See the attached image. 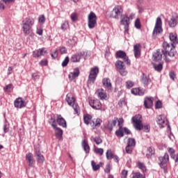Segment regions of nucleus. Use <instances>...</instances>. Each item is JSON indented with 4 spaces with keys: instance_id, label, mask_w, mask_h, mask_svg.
I'll return each mask as SVG.
<instances>
[{
    "instance_id": "1",
    "label": "nucleus",
    "mask_w": 178,
    "mask_h": 178,
    "mask_svg": "<svg viewBox=\"0 0 178 178\" xmlns=\"http://www.w3.org/2000/svg\"><path fill=\"white\" fill-rule=\"evenodd\" d=\"M176 51H175V47L167 42H163V49H157L156 52L153 54L154 60L155 62H159V60H162V57L168 58L170 56V58H173L176 56Z\"/></svg>"
},
{
    "instance_id": "2",
    "label": "nucleus",
    "mask_w": 178,
    "mask_h": 178,
    "mask_svg": "<svg viewBox=\"0 0 178 178\" xmlns=\"http://www.w3.org/2000/svg\"><path fill=\"white\" fill-rule=\"evenodd\" d=\"M131 120L134 123V127H135L136 130L140 131L142 129H143L145 133H149V124H143V116L140 114H137L131 118Z\"/></svg>"
},
{
    "instance_id": "3",
    "label": "nucleus",
    "mask_w": 178,
    "mask_h": 178,
    "mask_svg": "<svg viewBox=\"0 0 178 178\" xmlns=\"http://www.w3.org/2000/svg\"><path fill=\"white\" fill-rule=\"evenodd\" d=\"M35 22L33 18L31 17H27L22 21L21 26L24 35H29L30 34V30H31V27L34 26Z\"/></svg>"
},
{
    "instance_id": "4",
    "label": "nucleus",
    "mask_w": 178,
    "mask_h": 178,
    "mask_svg": "<svg viewBox=\"0 0 178 178\" xmlns=\"http://www.w3.org/2000/svg\"><path fill=\"white\" fill-rule=\"evenodd\" d=\"M99 73V68L98 67H94L90 69V74L88 79V84H94L95 80H97V76Z\"/></svg>"
},
{
    "instance_id": "5",
    "label": "nucleus",
    "mask_w": 178,
    "mask_h": 178,
    "mask_svg": "<svg viewBox=\"0 0 178 178\" xmlns=\"http://www.w3.org/2000/svg\"><path fill=\"white\" fill-rule=\"evenodd\" d=\"M123 16V8L120 6H115L111 11V17L113 19H119Z\"/></svg>"
},
{
    "instance_id": "6",
    "label": "nucleus",
    "mask_w": 178,
    "mask_h": 178,
    "mask_svg": "<svg viewBox=\"0 0 178 178\" xmlns=\"http://www.w3.org/2000/svg\"><path fill=\"white\" fill-rule=\"evenodd\" d=\"M88 26L89 29H94L97 26V15L93 12H90L88 16Z\"/></svg>"
},
{
    "instance_id": "7",
    "label": "nucleus",
    "mask_w": 178,
    "mask_h": 178,
    "mask_svg": "<svg viewBox=\"0 0 178 178\" xmlns=\"http://www.w3.org/2000/svg\"><path fill=\"white\" fill-rule=\"evenodd\" d=\"M157 124L159 125V127H165V126H168V129H170V125H169V122H168V119H166V116L165 115H159L157 116Z\"/></svg>"
},
{
    "instance_id": "8",
    "label": "nucleus",
    "mask_w": 178,
    "mask_h": 178,
    "mask_svg": "<svg viewBox=\"0 0 178 178\" xmlns=\"http://www.w3.org/2000/svg\"><path fill=\"white\" fill-rule=\"evenodd\" d=\"M120 23L121 24H122V26H124V33H128L129 27L130 26V18L127 15H123L120 20Z\"/></svg>"
},
{
    "instance_id": "9",
    "label": "nucleus",
    "mask_w": 178,
    "mask_h": 178,
    "mask_svg": "<svg viewBox=\"0 0 178 178\" xmlns=\"http://www.w3.org/2000/svg\"><path fill=\"white\" fill-rule=\"evenodd\" d=\"M160 163L159 165L162 169H166V166H168V162H169V154L165 153L163 156H161L159 158Z\"/></svg>"
},
{
    "instance_id": "10",
    "label": "nucleus",
    "mask_w": 178,
    "mask_h": 178,
    "mask_svg": "<svg viewBox=\"0 0 178 178\" xmlns=\"http://www.w3.org/2000/svg\"><path fill=\"white\" fill-rule=\"evenodd\" d=\"M89 105L92 109H95L96 111H99L102 108V104L98 99H90L89 101Z\"/></svg>"
},
{
    "instance_id": "11",
    "label": "nucleus",
    "mask_w": 178,
    "mask_h": 178,
    "mask_svg": "<svg viewBox=\"0 0 178 178\" xmlns=\"http://www.w3.org/2000/svg\"><path fill=\"white\" fill-rule=\"evenodd\" d=\"M118 123V118L115 117L112 121L108 120L104 123V128L109 131H112L113 130V126H116Z\"/></svg>"
},
{
    "instance_id": "12",
    "label": "nucleus",
    "mask_w": 178,
    "mask_h": 178,
    "mask_svg": "<svg viewBox=\"0 0 178 178\" xmlns=\"http://www.w3.org/2000/svg\"><path fill=\"white\" fill-rule=\"evenodd\" d=\"M116 58H119L120 59H123L124 62H126L127 65H130V61H129V57L126 54V52L122 50H119L116 52Z\"/></svg>"
},
{
    "instance_id": "13",
    "label": "nucleus",
    "mask_w": 178,
    "mask_h": 178,
    "mask_svg": "<svg viewBox=\"0 0 178 178\" xmlns=\"http://www.w3.org/2000/svg\"><path fill=\"white\" fill-rule=\"evenodd\" d=\"M14 106L18 109H22V108H24L26 106V102L23 99V98L18 97L15 99Z\"/></svg>"
},
{
    "instance_id": "14",
    "label": "nucleus",
    "mask_w": 178,
    "mask_h": 178,
    "mask_svg": "<svg viewBox=\"0 0 178 178\" xmlns=\"http://www.w3.org/2000/svg\"><path fill=\"white\" fill-rule=\"evenodd\" d=\"M80 75V69L79 67H76L74 69V70L69 73L68 74V79L70 81H73L74 79H76L78 76Z\"/></svg>"
},
{
    "instance_id": "15",
    "label": "nucleus",
    "mask_w": 178,
    "mask_h": 178,
    "mask_svg": "<svg viewBox=\"0 0 178 178\" xmlns=\"http://www.w3.org/2000/svg\"><path fill=\"white\" fill-rule=\"evenodd\" d=\"M81 58H83V53L81 52L76 53L75 54H73L71 56L70 62H72V63H77L80 62V60L81 59Z\"/></svg>"
},
{
    "instance_id": "16",
    "label": "nucleus",
    "mask_w": 178,
    "mask_h": 178,
    "mask_svg": "<svg viewBox=\"0 0 178 178\" xmlns=\"http://www.w3.org/2000/svg\"><path fill=\"white\" fill-rule=\"evenodd\" d=\"M140 81L141 83H143V84H144V86H149V84H151V78H149V76L145 74H143L140 76Z\"/></svg>"
},
{
    "instance_id": "17",
    "label": "nucleus",
    "mask_w": 178,
    "mask_h": 178,
    "mask_svg": "<svg viewBox=\"0 0 178 178\" xmlns=\"http://www.w3.org/2000/svg\"><path fill=\"white\" fill-rule=\"evenodd\" d=\"M25 159L27 161L29 167L33 166V165L35 163V161H34V156L32 154V153L26 154L25 156Z\"/></svg>"
},
{
    "instance_id": "18",
    "label": "nucleus",
    "mask_w": 178,
    "mask_h": 178,
    "mask_svg": "<svg viewBox=\"0 0 178 178\" xmlns=\"http://www.w3.org/2000/svg\"><path fill=\"white\" fill-rule=\"evenodd\" d=\"M96 92L97 94L98 98L102 99V101H104V99H106V98H108V94H106L105 90L102 88L98 89Z\"/></svg>"
},
{
    "instance_id": "19",
    "label": "nucleus",
    "mask_w": 178,
    "mask_h": 178,
    "mask_svg": "<svg viewBox=\"0 0 178 178\" xmlns=\"http://www.w3.org/2000/svg\"><path fill=\"white\" fill-rule=\"evenodd\" d=\"M141 44H136L134 45V54L135 58H140V55H141Z\"/></svg>"
},
{
    "instance_id": "20",
    "label": "nucleus",
    "mask_w": 178,
    "mask_h": 178,
    "mask_svg": "<svg viewBox=\"0 0 178 178\" xmlns=\"http://www.w3.org/2000/svg\"><path fill=\"white\" fill-rule=\"evenodd\" d=\"M177 16H172L170 19L168 21V25L169 27H171L172 29H175L177 26Z\"/></svg>"
},
{
    "instance_id": "21",
    "label": "nucleus",
    "mask_w": 178,
    "mask_h": 178,
    "mask_svg": "<svg viewBox=\"0 0 178 178\" xmlns=\"http://www.w3.org/2000/svg\"><path fill=\"white\" fill-rule=\"evenodd\" d=\"M131 94H134V95L143 96L145 93V90L144 89L136 88H132L131 90Z\"/></svg>"
},
{
    "instance_id": "22",
    "label": "nucleus",
    "mask_w": 178,
    "mask_h": 178,
    "mask_svg": "<svg viewBox=\"0 0 178 178\" xmlns=\"http://www.w3.org/2000/svg\"><path fill=\"white\" fill-rule=\"evenodd\" d=\"M154 105L152 102V98L151 97H145L144 101V106L146 109H149V108H152Z\"/></svg>"
},
{
    "instance_id": "23",
    "label": "nucleus",
    "mask_w": 178,
    "mask_h": 178,
    "mask_svg": "<svg viewBox=\"0 0 178 178\" xmlns=\"http://www.w3.org/2000/svg\"><path fill=\"white\" fill-rule=\"evenodd\" d=\"M92 124V129H98L102 124V120L100 118H97L95 120H92V122H90Z\"/></svg>"
},
{
    "instance_id": "24",
    "label": "nucleus",
    "mask_w": 178,
    "mask_h": 178,
    "mask_svg": "<svg viewBox=\"0 0 178 178\" xmlns=\"http://www.w3.org/2000/svg\"><path fill=\"white\" fill-rule=\"evenodd\" d=\"M56 122L59 126H62V127H66V120H64V118L60 115H57V120Z\"/></svg>"
},
{
    "instance_id": "25",
    "label": "nucleus",
    "mask_w": 178,
    "mask_h": 178,
    "mask_svg": "<svg viewBox=\"0 0 178 178\" xmlns=\"http://www.w3.org/2000/svg\"><path fill=\"white\" fill-rule=\"evenodd\" d=\"M170 40L172 42L170 45H172L173 48L175 49L174 44H178L177 35H176V33H170Z\"/></svg>"
},
{
    "instance_id": "26",
    "label": "nucleus",
    "mask_w": 178,
    "mask_h": 178,
    "mask_svg": "<svg viewBox=\"0 0 178 178\" xmlns=\"http://www.w3.org/2000/svg\"><path fill=\"white\" fill-rule=\"evenodd\" d=\"M102 83L106 88H108V90H112V83H111V79L108 78H104Z\"/></svg>"
},
{
    "instance_id": "27",
    "label": "nucleus",
    "mask_w": 178,
    "mask_h": 178,
    "mask_svg": "<svg viewBox=\"0 0 178 178\" xmlns=\"http://www.w3.org/2000/svg\"><path fill=\"white\" fill-rule=\"evenodd\" d=\"M13 2H15V0H1L0 1V9L1 10H3L5 9V5H9L10 3H13Z\"/></svg>"
},
{
    "instance_id": "28",
    "label": "nucleus",
    "mask_w": 178,
    "mask_h": 178,
    "mask_svg": "<svg viewBox=\"0 0 178 178\" xmlns=\"http://www.w3.org/2000/svg\"><path fill=\"white\" fill-rule=\"evenodd\" d=\"M163 31V29H162V26H154L153 30V37L156 38V35H159V34H161Z\"/></svg>"
},
{
    "instance_id": "29",
    "label": "nucleus",
    "mask_w": 178,
    "mask_h": 178,
    "mask_svg": "<svg viewBox=\"0 0 178 178\" xmlns=\"http://www.w3.org/2000/svg\"><path fill=\"white\" fill-rule=\"evenodd\" d=\"M54 130L56 138H58V140H61L62 136L63 135V131L59 127H56Z\"/></svg>"
},
{
    "instance_id": "30",
    "label": "nucleus",
    "mask_w": 178,
    "mask_h": 178,
    "mask_svg": "<svg viewBox=\"0 0 178 178\" xmlns=\"http://www.w3.org/2000/svg\"><path fill=\"white\" fill-rule=\"evenodd\" d=\"M81 145H82L86 154H90V145H88V143H87V141H86V140H83L82 141Z\"/></svg>"
},
{
    "instance_id": "31",
    "label": "nucleus",
    "mask_w": 178,
    "mask_h": 178,
    "mask_svg": "<svg viewBox=\"0 0 178 178\" xmlns=\"http://www.w3.org/2000/svg\"><path fill=\"white\" fill-rule=\"evenodd\" d=\"M35 155L37 156V161L38 163H44V161H45L44 156L41 154L40 152H36Z\"/></svg>"
},
{
    "instance_id": "32",
    "label": "nucleus",
    "mask_w": 178,
    "mask_h": 178,
    "mask_svg": "<svg viewBox=\"0 0 178 178\" xmlns=\"http://www.w3.org/2000/svg\"><path fill=\"white\" fill-rule=\"evenodd\" d=\"M92 119V116L90 114H86L83 115V122L85 124H90V123H91Z\"/></svg>"
},
{
    "instance_id": "33",
    "label": "nucleus",
    "mask_w": 178,
    "mask_h": 178,
    "mask_svg": "<svg viewBox=\"0 0 178 178\" xmlns=\"http://www.w3.org/2000/svg\"><path fill=\"white\" fill-rule=\"evenodd\" d=\"M137 166L138 169H140L143 173H145V172H147V168L145 167V164L141 163V161L137 162Z\"/></svg>"
},
{
    "instance_id": "34",
    "label": "nucleus",
    "mask_w": 178,
    "mask_h": 178,
    "mask_svg": "<svg viewBox=\"0 0 178 178\" xmlns=\"http://www.w3.org/2000/svg\"><path fill=\"white\" fill-rule=\"evenodd\" d=\"M154 154H155V150H154V148H152V147H148L146 154L147 158H151V156H153Z\"/></svg>"
},
{
    "instance_id": "35",
    "label": "nucleus",
    "mask_w": 178,
    "mask_h": 178,
    "mask_svg": "<svg viewBox=\"0 0 178 178\" xmlns=\"http://www.w3.org/2000/svg\"><path fill=\"white\" fill-rule=\"evenodd\" d=\"M66 101H67L68 105H70V106H72L74 105L76 99H74V97H69L68 95H67Z\"/></svg>"
},
{
    "instance_id": "36",
    "label": "nucleus",
    "mask_w": 178,
    "mask_h": 178,
    "mask_svg": "<svg viewBox=\"0 0 178 178\" xmlns=\"http://www.w3.org/2000/svg\"><path fill=\"white\" fill-rule=\"evenodd\" d=\"M115 67H117V69H119V70H120L121 69H124V63H123V61L122 60H117L115 62Z\"/></svg>"
},
{
    "instance_id": "37",
    "label": "nucleus",
    "mask_w": 178,
    "mask_h": 178,
    "mask_svg": "<svg viewBox=\"0 0 178 178\" xmlns=\"http://www.w3.org/2000/svg\"><path fill=\"white\" fill-rule=\"evenodd\" d=\"M106 159H108V161H111V159H112L114 156L113 153H112V150L111 149H108L106 153Z\"/></svg>"
},
{
    "instance_id": "38",
    "label": "nucleus",
    "mask_w": 178,
    "mask_h": 178,
    "mask_svg": "<svg viewBox=\"0 0 178 178\" xmlns=\"http://www.w3.org/2000/svg\"><path fill=\"white\" fill-rule=\"evenodd\" d=\"M91 166L95 172H97V170H99V169L101 168V165H99V164L97 165V163L94 161H91Z\"/></svg>"
},
{
    "instance_id": "39",
    "label": "nucleus",
    "mask_w": 178,
    "mask_h": 178,
    "mask_svg": "<svg viewBox=\"0 0 178 178\" xmlns=\"http://www.w3.org/2000/svg\"><path fill=\"white\" fill-rule=\"evenodd\" d=\"M115 136L117 137H123L124 136L123 128H119L118 130L115 131Z\"/></svg>"
},
{
    "instance_id": "40",
    "label": "nucleus",
    "mask_w": 178,
    "mask_h": 178,
    "mask_svg": "<svg viewBox=\"0 0 178 178\" xmlns=\"http://www.w3.org/2000/svg\"><path fill=\"white\" fill-rule=\"evenodd\" d=\"M154 69L156 72H161L163 69V65H162V63L156 64L154 65Z\"/></svg>"
},
{
    "instance_id": "41",
    "label": "nucleus",
    "mask_w": 178,
    "mask_h": 178,
    "mask_svg": "<svg viewBox=\"0 0 178 178\" xmlns=\"http://www.w3.org/2000/svg\"><path fill=\"white\" fill-rule=\"evenodd\" d=\"M127 145L129 147H134V145H136V140L134 138H129L128 139Z\"/></svg>"
},
{
    "instance_id": "42",
    "label": "nucleus",
    "mask_w": 178,
    "mask_h": 178,
    "mask_svg": "<svg viewBox=\"0 0 178 178\" xmlns=\"http://www.w3.org/2000/svg\"><path fill=\"white\" fill-rule=\"evenodd\" d=\"M95 152L100 155V156H102V155H104V149L96 147L95 148Z\"/></svg>"
},
{
    "instance_id": "43",
    "label": "nucleus",
    "mask_w": 178,
    "mask_h": 178,
    "mask_svg": "<svg viewBox=\"0 0 178 178\" xmlns=\"http://www.w3.org/2000/svg\"><path fill=\"white\" fill-rule=\"evenodd\" d=\"M45 20H46V18H45V16L44 15H39L38 22L40 24H44V23H45Z\"/></svg>"
},
{
    "instance_id": "44",
    "label": "nucleus",
    "mask_w": 178,
    "mask_h": 178,
    "mask_svg": "<svg viewBox=\"0 0 178 178\" xmlns=\"http://www.w3.org/2000/svg\"><path fill=\"white\" fill-rule=\"evenodd\" d=\"M70 60V59L69 58V56H66L61 64L63 67H66V66H67Z\"/></svg>"
},
{
    "instance_id": "45",
    "label": "nucleus",
    "mask_w": 178,
    "mask_h": 178,
    "mask_svg": "<svg viewBox=\"0 0 178 178\" xmlns=\"http://www.w3.org/2000/svg\"><path fill=\"white\" fill-rule=\"evenodd\" d=\"M49 124L54 127V129H56V120L54 119V118H51V119L49 120Z\"/></svg>"
},
{
    "instance_id": "46",
    "label": "nucleus",
    "mask_w": 178,
    "mask_h": 178,
    "mask_svg": "<svg viewBox=\"0 0 178 178\" xmlns=\"http://www.w3.org/2000/svg\"><path fill=\"white\" fill-rule=\"evenodd\" d=\"M13 87V85L12 83H9L6 87H4L3 90L5 92H10Z\"/></svg>"
},
{
    "instance_id": "47",
    "label": "nucleus",
    "mask_w": 178,
    "mask_h": 178,
    "mask_svg": "<svg viewBox=\"0 0 178 178\" xmlns=\"http://www.w3.org/2000/svg\"><path fill=\"white\" fill-rule=\"evenodd\" d=\"M135 27L140 30L141 29V22H140V18H137L135 21Z\"/></svg>"
},
{
    "instance_id": "48",
    "label": "nucleus",
    "mask_w": 178,
    "mask_h": 178,
    "mask_svg": "<svg viewBox=\"0 0 178 178\" xmlns=\"http://www.w3.org/2000/svg\"><path fill=\"white\" fill-rule=\"evenodd\" d=\"M155 26L162 27V19L161 17H158L156 20Z\"/></svg>"
},
{
    "instance_id": "49",
    "label": "nucleus",
    "mask_w": 178,
    "mask_h": 178,
    "mask_svg": "<svg viewBox=\"0 0 178 178\" xmlns=\"http://www.w3.org/2000/svg\"><path fill=\"white\" fill-rule=\"evenodd\" d=\"M79 17L77 13H73L71 14V19L72 22H76Z\"/></svg>"
},
{
    "instance_id": "50",
    "label": "nucleus",
    "mask_w": 178,
    "mask_h": 178,
    "mask_svg": "<svg viewBox=\"0 0 178 178\" xmlns=\"http://www.w3.org/2000/svg\"><path fill=\"white\" fill-rule=\"evenodd\" d=\"M132 178H145V177H144V175H143L140 172H135L133 175Z\"/></svg>"
},
{
    "instance_id": "51",
    "label": "nucleus",
    "mask_w": 178,
    "mask_h": 178,
    "mask_svg": "<svg viewBox=\"0 0 178 178\" xmlns=\"http://www.w3.org/2000/svg\"><path fill=\"white\" fill-rule=\"evenodd\" d=\"M76 40H77V38L73 37L72 39L68 40V42L69 44H70V45H76Z\"/></svg>"
},
{
    "instance_id": "52",
    "label": "nucleus",
    "mask_w": 178,
    "mask_h": 178,
    "mask_svg": "<svg viewBox=\"0 0 178 178\" xmlns=\"http://www.w3.org/2000/svg\"><path fill=\"white\" fill-rule=\"evenodd\" d=\"M133 86H134V82H133L131 81H127L126 82V88H131V87H133Z\"/></svg>"
},
{
    "instance_id": "53",
    "label": "nucleus",
    "mask_w": 178,
    "mask_h": 178,
    "mask_svg": "<svg viewBox=\"0 0 178 178\" xmlns=\"http://www.w3.org/2000/svg\"><path fill=\"white\" fill-rule=\"evenodd\" d=\"M125 151L127 154H131L133 152V148L131 146H129L128 145L125 147Z\"/></svg>"
},
{
    "instance_id": "54",
    "label": "nucleus",
    "mask_w": 178,
    "mask_h": 178,
    "mask_svg": "<svg viewBox=\"0 0 178 178\" xmlns=\"http://www.w3.org/2000/svg\"><path fill=\"white\" fill-rule=\"evenodd\" d=\"M168 152L171 156V158L175 159V149L170 147L168 148Z\"/></svg>"
},
{
    "instance_id": "55",
    "label": "nucleus",
    "mask_w": 178,
    "mask_h": 178,
    "mask_svg": "<svg viewBox=\"0 0 178 178\" xmlns=\"http://www.w3.org/2000/svg\"><path fill=\"white\" fill-rule=\"evenodd\" d=\"M94 141L97 145H99V144H102V139H101L99 137H96L94 138Z\"/></svg>"
},
{
    "instance_id": "56",
    "label": "nucleus",
    "mask_w": 178,
    "mask_h": 178,
    "mask_svg": "<svg viewBox=\"0 0 178 178\" xmlns=\"http://www.w3.org/2000/svg\"><path fill=\"white\" fill-rule=\"evenodd\" d=\"M33 58H40V56H41V55L40 54V50H35L33 52Z\"/></svg>"
},
{
    "instance_id": "57",
    "label": "nucleus",
    "mask_w": 178,
    "mask_h": 178,
    "mask_svg": "<svg viewBox=\"0 0 178 178\" xmlns=\"http://www.w3.org/2000/svg\"><path fill=\"white\" fill-rule=\"evenodd\" d=\"M119 73L121 76H127V71H126V69L124 67L120 70Z\"/></svg>"
},
{
    "instance_id": "58",
    "label": "nucleus",
    "mask_w": 178,
    "mask_h": 178,
    "mask_svg": "<svg viewBox=\"0 0 178 178\" xmlns=\"http://www.w3.org/2000/svg\"><path fill=\"white\" fill-rule=\"evenodd\" d=\"M127 173H129L127 170H123L121 172V178H127Z\"/></svg>"
},
{
    "instance_id": "59",
    "label": "nucleus",
    "mask_w": 178,
    "mask_h": 178,
    "mask_svg": "<svg viewBox=\"0 0 178 178\" xmlns=\"http://www.w3.org/2000/svg\"><path fill=\"white\" fill-rule=\"evenodd\" d=\"M69 27V24L67 22H64L61 25V30H66Z\"/></svg>"
},
{
    "instance_id": "60",
    "label": "nucleus",
    "mask_w": 178,
    "mask_h": 178,
    "mask_svg": "<svg viewBox=\"0 0 178 178\" xmlns=\"http://www.w3.org/2000/svg\"><path fill=\"white\" fill-rule=\"evenodd\" d=\"M111 164L108 163L106 165V168L104 169L105 173H109L111 172Z\"/></svg>"
},
{
    "instance_id": "61",
    "label": "nucleus",
    "mask_w": 178,
    "mask_h": 178,
    "mask_svg": "<svg viewBox=\"0 0 178 178\" xmlns=\"http://www.w3.org/2000/svg\"><path fill=\"white\" fill-rule=\"evenodd\" d=\"M156 109H159L162 108V102L161 101H157L155 104Z\"/></svg>"
},
{
    "instance_id": "62",
    "label": "nucleus",
    "mask_w": 178,
    "mask_h": 178,
    "mask_svg": "<svg viewBox=\"0 0 178 178\" xmlns=\"http://www.w3.org/2000/svg\"><path fill=\"white\" fill-rule=\"evenodd\" d=\"M51 56L53 59L58 58V50H55L53 53H51Z\"/></svg>"
},
{
    "instance_id": "63",
    "label": "nucleus",
    "mask_w": 178,
    "mask_h": 178,
    "mask_svg": "<svg viewBox=\"0 0 178 178\" xmlns=\"http://www.w3.org/2000/svg\"><path fill=\"white\" fill-rule=\"evenodd\" d=\"M39 52L40 54V56H44L45 54H47V50H45V48L39 49Z\"/></svg>"
},
{
    "instance_id": "64",
    "label": "nucleus",
    "mask_w": 178,
    "mask_h": 178,
    "mask_svg": "<svg viewBox=\"0 0 178 178\" xmlns=\"http://www.w3.org/2000/svg\"><path fill=\"white\" fill-rule=\"evenodd\" d=\"M3 131L4 133H8V131H9V124H5L3 125Z\"/></svg>"
}]
</instances>
